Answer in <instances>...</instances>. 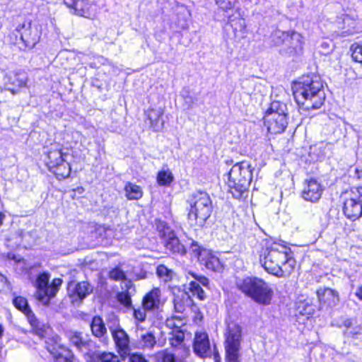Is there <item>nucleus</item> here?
Instances as JSON below:
<instances>
[{"instance_id":"nucleus-2","label":"nucleus","mask_w":362,"mask_h":362,"mask_svg":"<svg viewBox=\"0 0 362 362\" xmlns=\"http://www.w3.org/2000/svg\"><path fill=\"white\" fill-rule=\"evenodd\" d=\"M292 89L296 102L305 110L319 109L325 102L323 84L318 76H303L294 83Z\"/></svg>"},{"instance_id":"nucleus-6","label":"nucleus","mask_w":362,"mask_h":362,"mask_svg":"<svg viewBox=\"0 0 362 362\" xmlns=\"http://www.w3.org/2000/svg\"><path fill=\"white\" fill-rule=\"evenodd\" d=\"M44 153L46 155V165L57 179H64L70 175L71 165L68 160L69 154L64 151L60 144H52L45 148Z\"/></svg>"},{"instance_id":"nucleus-51","label":"nucleus","mask_w":362,"mask_h":362,"mask_svg":"<svg viewBox=\"0 0 362 362\" xmlns=\"http://www.w3.org/2000/svg\"><path fill=\"white\" fill-rule=\"evenodd\" d=\"M166 325L168 327L172 328V329H175L177 327H178L177 325H175L173 320H167Z\"/></svg>"},{"instance_id":"nucleus-10","label":"nucleus","mask_w":362,"mask_h":362,"mask_svg":"<svg viewBox=\"0 0 362 362\" xmlns=\"http://www.w3.org/2000/svg\"><path fill=\"white\" fill-rule=\"evenodd\" d=\"M159 236L162 240L165 249L172 254L184 255L187 250L180 242L175 232L164 222H159L157 225Z\"/></svg>"},{"instance_id":"nucleus-42","label":"nucleus","mask_w":362,"mask_h":362,"mask_svg":"<svg viewBox=\"0 0 362 362\" xmlns=\"http://www.w3.org/2000/svg\"><path fill=\"white\" fill-rule=\"evenodd\" d=\"M117 300L124 307L129 308L132 306V300L127 292H119L117 293Z\"/></svg>"},{"instance_id":"nucleus-23","label":"nucleus","mask_w":362,"mask_h":362,"mask_svg":"<svg viewBox=\"0 0 362 362\" xmlns=\"http://www.w3.org/2000/svg\"><path fill=\"white\" fill-rule=\"evenodd\" d=\"M343 211L347 218L355 221L362 215V205L357 198L347 199L344 203Z\"/></svg>"},{"instance_id":"nucleus-34","label":"nucleus","mask_w":362,"mask_h":362,"mask_svg":"<svg viewBox=\"0 0 362 362\" xmlns=\"http://www.w3.org/2000/svg\"><path fill=\"white\" fill-rule=\"evenodd\" d=\"M89 358L88 362H120L117 356L110 352L97 354L93 352Z\"/></svg>"},{"instance_id":"nucleus-44","label":"nucleus","mask_w":362,"mask_h":362,"mask_svg":"<svg viewBox=\"0 0 362 362\" xmlns=\"http://www.w3.org/2000/svg\"><path fill=\"white\" fill-rule=\"evenodd\" d=\"M109 276L111 279L115 281L126 279V274L119 267L112 269L109 273Z\"/></svg>"},{"instance_id":"nucleus-39","label":"nucleus","mask_w":362,"mask_h":362,"mask_svg":"<svg viewBox=\"0 0 362 362\" xmlns=\"http://www.w3.org/2000/svg\"><path fill=\"white\" fill-rule=\"evenodd\" d=\"M156 274L164 282H168L174 277L175 272L164 264H160L157 267Z\"/></svg>"},{"instance_id":"nucleus-5","label":"nucleus","mask_w":362,"mask_h":362,"mask_svg":"<svg viewBox=\"0 0 362 362\" xmlns=\"http://www.w3.org/2000/svg\"><path fill=\"white\" fill-rule=\"evenodd\" d=\"M187 203L189 209L187 218L192 226L202 227L213 211L212 200L208 193L197 191L191 194Z\"/></svg>"},{"instance_id":"nucleus-55","label":"nucleus","mask_w":362,"mask_h":362,"mask_svg":"<svg viewBox=\"0 0 362 362\" xmlns=\"http://www.w3.org/2000/svg\"><path fill=\"white\" fill-rule=\"evenodd\" d=\"M0 281L1 282H6L7 281L6 278L1 274H0Z\"/></svg>"},{"instance_id":"nucleus-20","label":"nucleus","mask_w":362,"mask_h":362,"mask_svg":"<svg viewBox=\"0 0 362 362\" xmlns=\"http://www.w3.org/2000/svg\"><path fill=\"white\" fill-rule=\"evenodd\" d=\"M322 191V185L316 180L310 179L305 184L302 197L306 201L316 202L320 199Z\"/></svg>"},{"instance_id":"nucleus-16","label":"nucleus","mask_w":362,"mask_h":362,"mask_svg":"<svg viewBox=\"0 0 362 362\" xmlns=\"http://www.w3.org/2000/svg\"><path fill=\"white\" fill-rule=\"evenodd\" d=\"M264 123L268 132L272 134L283 133L288 125V117L272 114H265Z\"/></svg>"},{"instance_id":"nucleus-28","label":"nucleus","mask_w":362,"mask_h":362,"mask_svg":"<svg viewBox=\"0 0 362 362\" xmlns=\"http://www.w3.org/2000/svg\"><path fill=\"white\" fill-rule=\"evenodd\" d=\"M92 334L100 339L103 342L107 341V329L103 319L100 316L93 317L90 323Z\"/></svg>"},{"instance_id":"nucleus-49","label":"nucleus","mask_w":362,"mask_h":362,"mask_svg":"<svg viewBox=\"0 0 362 362\" xmlns=\"http://www.w3.org/2000/svg\"><path fill=\"white\" fill-rule=\"evenodd\" d=\"M190 250L193 252V253L194 254V257H197V259L199 253L203 252L204 250H206L205 249H201L198 243L194 240L192 241L190 244Z\"/></svg>"},{"instance_id":"nucleus-53","label":"nucleus","mask_w":362,"mask_h":362,"mask_svg":"<svg viewBox=\"0 0 362 362\" xmlns=\"http://www.w3.org/2000/svg\"><path fill=\"white\" fill-rule=\"evenodd\" d=\"M356 296L358 298V299L362 300V286L357 288L356 291Z\"/></svg>"},{"instance_id":"nucleus-33","label":"nucleus","mask_w":362,"mask_h":362,"mask_svg":"<svg viewBox=\"0 0 362 362\" xmlns=\"http://www.w3.org/2000/svg\"><path fill=\"white\" fill-rule=\"evenodd\" d=\"M265 114H272L279 116H286L287 117L288 108L286 104L280 101H273L267 110Z\"/></svg>"},{"instance_id":"nucleus-22","label":"nucleus","mask_w":362,"mask_h":362,"mask_svg":"<svg viewBox=\"0 0 362 362\" xmlns=\"http://www.w3.org/2000/svg\"><path fill=\"white\" fill-rule=\"evenodd\" d=\"M317 296L320 303V309L325 305L330 308L334 307L339 301L338 292L329 288H320L317 291Z\"/></svg>"},{"instance_id":"nucleus-40","label":"nucleus","mask_w":362,"mask_h":362,"mask_svg":"<svg viewBox=\"0 0 362 362\" xmlns=\"http://www.w3.org/2000/svg\"><path fill=\"white\" fill-rule=\"evenodd\" d=\"M14 306L24 314L30 310V308L28 305V300L26 298L22 296H17L13 300Z\"/></svg>"},{"instance_id":"nucleus-3","label":"nucleus","mask_w":362,"mask_h":362,"mask_svg":"<svg viewBox=\"0 0 362 362\" xmlns=\"http://www.w3.org/2000/svg\"><path fill=\"white\" fill-rule=\"evenodd\" d=\"M253 170L250 161L243 160L234 164L228 173L227 185L235 199H241L247 193Z\"/></svg>"},{"instance_id":"nucleus-46","label":"nucleus","mask_w":362,"mask_h":362,"mask_svg":"<svg viewBox=\"0 0 362 362\" xmlns=\"http://www.w3.org/2000/svg\"><path fill=\"white\" fill-rule=\"evenodd\" d=\"M236 2L237 0H216V4L224 11L232 9Z\"/></svg>"},{"instance_id":"nucleus-21","label":"nucleus","mask_w":362,"mask_h":362,"mask_svg":"<svg viewBox=\"0 0 362 362\" xmlns=\"http://www.w3.org/2000/svg\"><path fill=\"white\" fill-rule=\"evenodd\" d=\"M193 349L194 353L202 358H206L211 355L209 339L206 332L196 334Z\"/></svg>"},{"instance_id":"nucleus-15","label":"nucleus","mask_w":362,"mask_h":362,"mask_svg":"<svg viewBox=\"0 0 362 362\" xmlns=\"http://www.w3.org/2000/svg\"><path fill=\"white\" fill-rule=\"evenodd\" d=\"M67 290L73 303H81L93 292V287L88 281H71L68 284Z\"/></svg>"},{"instance_id":"nucleus-17","label":"nucleus","mask_w":362,"mask_h":362,"mask_svg":"<svg viewBox=\"0 0 362 362\" xmlns=\"http://www.w3.org/2000/svg\"><path fill=\"white\" fill-rule=\"evenodd\" d=\"M111 333L118 353L121 356L126 357V354H129L132 351L128 334L120 327L111 329Z\"/></svg>"},{"instance_id":"nucleus-18","label":"nucleus","mask_w":362,"mask_h":362,"mask_svg":"<svg viewBox=\"0 0 362 362\" xmlns=\"http://www.w3.org/2000/svg\"><path fill=\"white\" fill-rule=\"evenodd\" d=\"M189 275L194 278L189 283L188 290L194 297L200 300H204L206 298L204 291L202 288L201 285L209 288V280L204 276L198 275L192 272H189Z\"/></svg>"},{"instance_id":"nucleus-38","label":"nucleus","mask_w":362,"mask_h":362,"mask_svg":"<svg viewBox=\"0 0 362 362\" xmlns=\"http://www.w3.org/2000/svg\"><path fill=\"white\" fill-rule=\"evenodd\" d=\"M173 179V175L169 170H162L158 173L157 182L160 186H169Z\"/></svg>"},{"instance_id":"nucleus-30","label":"nucleus","mask_w":362,"mask_h":362,"mask_svg":"<svg viewBox=\"0 0 362 362\" xmlns=\"http://www.w3.org/2000/svg\"><path fill=\"white\" fill-rule=\"evenodd\" d=\"M64 4L77 15L86 16L88 14V3L85 0H64Z\"/></svg>"},{"instance_id":"nucleus-27","label":"nucleus","mask_w":362,"mask_h":362,"mask_svg":"<svg viewBox=\"0 0 362 362\" xmlns=\"http://www.w3.org/2000/svg\"><path fill=\"white\" fill-rule=\"evenodd\" d=\"M163 115V110L160 107L157 109L151 108L147 110L146 116L154 132H159L163 128L164 122L161 121Z\"/></svg>"},{"instance_id":"nucleus-13","label":"nucleus","mask_w":362,"mask_h":362,"mask_svg":"<svg viewBox=\"0 0 362 362\" xmlns=\"http://www.w3.org/2000/svg\"><path fill=\"white\" fill-rule=\"evenodd\" d=\"M70 344L74 346L78 351L87 355L88 357L91 355L95 348V344L92 340L84 337L83 334L76 331H69L66 333Z\"/></svg>"},{"instance_id":"nucleus-31","label":"nucleus","mask_w":362,"mask_h":362,"mask_svg":"<svg viewBox=\"0 0 362 362\" xmlns=\"http://www.w3.org/2000/svg\"><path fill=\"white\" fill-rule=\"evenodd\" d=\"M174 308L177 313H182L187 307L192 304V300L188 293L184 292L177 296L173 300Z\"/></svg>"},{"instance_id":"nucleus-56","label":"nucleus","mask_w":362,"mask_h":362,"mask_svg":"<svg viewBox=\"0 0 362 362\" xmlns=\"http://www.w3.org/2000/svg\"><path fill=\"white\" fill-rule=\"evenodd\" d=\"M3 333H4V327L1 325H0V338L1 337Z\"/></svg>"},{"instance_id":"nucleus-4","label":"nucleus","mask_w":362,"mask_h":362,"mask_svg":"<svg viewBox=\"0 0 362 362\" xmlns=\"http://www.w3.org/2000/svg\"><path fill=\"white\" fill-rule=\"evenodd\" d=\"M239 291L255 303L267 305L271 303L274 291L264 279L256 276H247L236 281Z\"/></svg>"},{"instance_id":"nucleus-14","label":"nucleus","mask_w":362,"mask_h":362,"mask_svg":"<svg viewBox=\"0 0 362 362\" xmlns=\"http://www.w3.org/2000/svg\"><path fill=\"white\" fill-rule=\"evenodd\" d=\"M157 345V340L152 331L144 328H137L136 330V339L132 342V346L143 351H151Z\"/></svg>"},{"instance_id":"nucleus-12","label":"nucleus","mask_w":362,"mask_h":362,"mask_svg":"<svg viewBox=\"0 0 362 362\" xmlns=\"http://www.w3.org/2000/svg\"><path fill=\"white\" fill-rule=\"evenodd\" d=\"M358 17L355 11L349 10L348 12L345 11L344 13L337 17L336 21L339 34L345 37L358 33Z\"/></svg>"},{"instance_id":"nucleus-9","label":"nucleus","mask_w":362,"mask_h":362,"mask_svg":"<svg viewBox=\"0 0 362 362\" xmlns=\"http://www.w3.org/2000/svg\"><path fill=\"white\" fill-rule=\"evenodd\" d=\"M49 274L47 272L40 274L35 281L36 298L43 305H47L50 299L54 298L58 292L62 280L60 278H55L49 284Z\"/></svg>"},{"instance_id":"nucleus-45","label":"nucleus","mask_w":362,"mask_h":362,"mask_svg":"<svg viewBox=\"0 0 362 362\" xmlns=\"http://www.w3.org/2000/svg\"><path fill=\"white\" fill-rule=\"evenodd\" d=\"M158 357L161 360V362H176L175 354L170 352L168 349L158 352Z\"/></svg>"},{"instance_id":"nucleus-8","label":"nucleus","mask_w":362,"mask_h":362,"mask_svg":"<svg viewBox=\"0 0 362 362\" xmlns=\"http://www.w3.org/2000/svg\"><path fill=\"white\" fill-rule=\"evenodd\" d=\"M241 327L233 322L229 323L225 333L226 362H240Z\"/></svg>"},{"instance_id":"nucleus-36","label":"nucleus","mask_w":362,"mask_h":362,"mask_svg":"<svg viewBox=\"0 0 362 362\" xmlns=\"http://www.w3.org/2000/svg\"><path fill=\"white\" fill-rule=\"evenodd\" d=\"M124 190L127 199L130 200H137L140 199L143 194L141 187L131 182H128L126 184L124 187Z\"/></svg>"},{"instance_id":"nucleus-48","label":"nucleus","mask_w":362,"mask_h":362,"mask_svg":"<svg viewBox=\"0 0 362 362\" xmlns=\"http://www.w3.org/2000/svg\"><path fill=\"white\" fill-rule=\"evenodd\" d=\"M146 310L144 307L142 305V308H139L137 309H134V316L135 319H136L139 321L143 322L145 320L146 314Z\"/></svg>"},{"instance_id":"nucleus-24","label":"nucleus","mask_w":362,"mask_h":362,"mask_svg":"<svg viewBox=\"0 0 362 362\" xmlns=\"http://www.w3.org/2000/svg\"><path fill=\"white\" fill-rule=\"evenodd\" d=\"M199 262L204 265L208 269L214 272H220L223 265L219 258L208 250H204L198 255Z\"/></svg>"},{"instance_id":"nucleus-29","label":"nucleus","mask_w":362,"mask_h":362,"mask_svg":"<svg viewBox=\"0 0 362 362\" xmlns=\"http://www.w3.org/2000/svg\"><path fill=\"white\" fill-rule=\"evenodd\" d=\"M344 327L343 334L345 337L358 338L362 333V326L354 323L351 319H346L343 321L340 327Z\"/></svg>"},{"instance_id":"nucleus-54","label":"nucleus","mask_w":362,"mask_h":362,"mask_svg":"<svg viewBox=\"0 0 362 362\" xmlns=\"http://www.w3.org/2000/svg\"><path fill=\"white\" fill-rule=\"evenodd\" d=\"M4 218H5V215L3 213L0 212V226L2 225L3 220Z\"/></svg>"},{"instance_id":"nucleus-47","label":"nucleus","mask_w":362,"mask_h":362,"mask_svg":"<svg viewBox=\"0 0 362 362\" xmlns=\"http://www.w3.org/2000/svg\"><path fill=\"white\" fill-rule=\"evenodd\" d=\"M126 356H129V362H148L142 354L129 351V354H126Z\"/></svg>"},{"instance_id":"nucleus-50","label":"nucleus","mask_w":362,"mask_h":362,"mask_svg":"<svg viewBox=\"0 0 362 362\" xmlns=\"http://www.w3.org/2000/svg\"><path fill=\"white\" fill-rule=\"evenodd\" d=\"M321 47L325 49L322 52L324 54H327L332 50V48L330 47V44L327 42H322Z\"/></svg>"},{"instance_id":"nucleus-41","label":"nucleus","mask_w":362,"mask_h":362,"mask_svg":"<svg viewBox=\"0 0 362 362\" xmlns=\"http://www.w3.org/2000/svg\"><path fill=\"white\" fill-rule=\"evenodd\" d=\"M351 57L357 62L362 63V42L351 46Z\"/></svg>"},{"instance_id":"nucleus-26","label":"nucleus","mask_w":362,"mask_h":362,"mask_svg":"<svg viewBox=\"0 0 362 362\" xmlns=\"http://www.w3.org/2000/svg\"><path fill=\"white\" fill-rule=\"evenodd\" d=\"M160 288H153L144 296L142 305L148 310L158 309L160 304Z\"/></svg>"},{"instance_id":"nucleus-11","label":"nucleus","mask_w":362,"mask_h":362,"mask_svg":"<svg viewBox=\"0 0 362 362\" xmlns=\"http://www.w3.org/2000/svg\"><path fill=\"white\" fill-rule=\"evenodd\" d=\"M16 37L19 35V40H17L16 44L21 49H33L40 38L37 30L31 28L30 22L19 25L16 28Z\"/></svg>"},{"instance_id":"nucleus-57","label":"nucleus","mask_w":362,"mask_h":362,"mask_svg":"<svg viewBox=\"0 0 362 362\" xmlns=\"http://www.w3.org/2000/svg\"><path fill=\"white\" fill-rule=\"evenodd\" d=\"M233 160H226V163L227 165H231L233 163Z\"/></svg>"},{"instance_id":"nucleus-7","label":"nucleus","mask_w":362,"mask_h":362,"mask_svg":"<svg viewBox=\"0 0 362 362\" xmlns=\"http://www.w3.org/2000/svg\"><path fill=\"white\" fill-rule=\"evenodd\" d=\"M276 46L280 47L279 54L285 57L300 54L303 51V40L300 34L296 31L274 30L271 35Z\"/></svg>"},{"instance_id":"nucleus-19","label":"nucleus","mask_w":362,"mask_h":362,"mask_svg":"<svg viewBox=\"0 0 362 362\" xmlns=\"http://www.w3.org/2000/svg\"><path fill=\"white\" fill-rule=\"evenodd\" d=\"M28 76L23 70H18L7 74L5 77V83L7 89L13 94L17 92V89L26 85Z\"/></svg>"},{"instance_id":"nucleus-32","label":"nucleus","mask_w":362,"mask_h":362,"mask_svg":"<svg viewBox=\"0 0 362 362\" xmlns=\"http://www.w3.org/2000/svg\"><path fill=\"white\" fill-rule=\"evenodd\" d=\"M169 344L174 349H180L183 346L185 333L180 327L172 329L169 332Z\"/></svg>"},{"instance_id":"nucleus-43","label":"nucleus","mask_w":362,"mask_h":362,"mask_svg":"<svg viewBox=\"0 0 362 362\" xmlns=\"http://www.w3.org/2000/svg\"><path fill=\"white\" fill-rule=\"evenodd\" d=\"M298 309L299 310V313L303 315H311L315 312V308L313 305L309 303H300Z\"/></svg>"},{"instance_id":"nucleus-35","label":"nucleus","mask_w":362,"mask_h":362,"mask_svg":"<svg viewBox=\"0 0 362 362\" xmlns=\"http://www.w3.org/2000/svg\"><path fill=\"white\" fill-rule=\"evenodd\" d=\"M45 348L52 355V357L55 356L54 351L60 352L62 349H65L59 344V337L57 334L46 339Z\"/></svg>"},{"instance_id":"nucleus-25","label":"nucleus","mask_w":362,"mask_h":362,"mask_svg":"<svg viewBox=\"0 0 362 362\" xmlns=\"http://www.w3.org/2000/svg\"><path fill=\"white\" fill-rule=\"evenodd\" d=\"M25 315L35 334L40 337H45L46 334L51 330L50 327L40 322L31 310H28Z\"/></svg>"},{"instance_id":"nucleus-37","label":"nucleus","mask_w":362,"mask_h":362,"mask_svg":"<svg viewBox=\"0 0 362 362\" xmlns=\"http://www.w3.org/2000/svg\"><path fill=\"white\" fill-rule=\"evenodd\" d=\"M54 362H74L75 359L74 354L69 349H62L60 352H54Z\"/></svg>"},{"instance_id":"nucleus-52","label":"nucleus","mask_w":362,"mask_h":362,"mask_svg":"<svg viewBox=\"0 0 362 362\" xmlns=\"http://www.w3.org/2000/svg\"><path fill=\"white\" fill-rule=\"evenodd\" d=\"M357 192L358 194V197L357 198V199L358 200V202H360L361 205H362V187H358Z\"/></svg>"},{"instance_id":"nucleus-1","label":"nucleus","mask_w":362,"mask_h":362,"mask_svg":"<svg viewBox=\"0 0 362 362\" xmlns=\"http://www.w3.org/2000/svg\"><path fill=\"white\" fill-rule=\"evenodd\" d=\"M259 262L268 273L277 277L291 274L296 263L291 249L277 243L267 245L262 250Z\"/></svg>"}]
</instances>
